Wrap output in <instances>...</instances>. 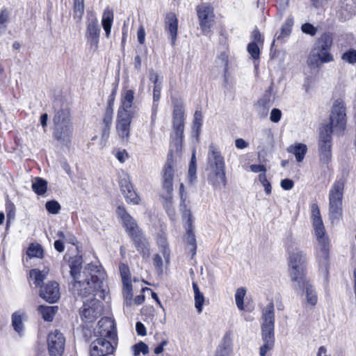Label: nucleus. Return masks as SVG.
Listing matches in <instances>:
<instances>
[{"label":"nucleus","instance_id":"nucleus-1","mask_svg":"<svg viewBox=\"0 0 356 356\" xmlns=\"http://www.w3.org/2000/svg\"><path fill=\"white\" fill-rule=\"evenodd\" d=\"M83 259L80 255L70 258V275L73 280L72 290L74 295L87 297L97 295L103 286L104 274L99 267L88 264L81 271Z\"/></svg>","mask_w":356,"mask_h":356},{"label":"nucleus","instance_id":"nucleus-2","mask_svg":"<svg viewBox=\"0 0 356 356\" xmlns=\"http://www.w3.org/2000/svg\"><path fill=\"white\" fill-rule=\"evenodd\" d=\"M346 125V106L343 101L334 102L330 115L329 123L320 128L318 142L319 160L328 165L332 161V133L338 136L343 134Z\"/></svg>","mask_w":356,"mask_h":356},{"label":"nucleus","instance_id":"nucleus-3","mask_svg":"<svg viewBox=\"0 0 356 356\" xmlns=\"http://www.w3.org/2000/svg\"><path fill=\"white\" fill-rule=\"evenodd\" d=\"M286 252L289 254V271L292 284L298 287L305 283V264L307 257L305 252L300 249V244L293 237L287 238L285 242Z\"/></svg>","mask_w":356,"mask_h":356},{"label":"nucleus","instance_id":"nucleus-4","mask_svg":"<svg viewBox=\"0 0 356 356\" xmlns=\"http://www.w3.org/2000/svg\"><path fill=\"white\" fill-rule=\"evenodd\" d=\"M311 217L315 235L318 241V250L317 259L320 270L327 275L329 268V239L325 234V227L321 216L320 209L317 204L311 205Z\"/></svg>","mask_w":356,"mask_h":356},{"label":"nucleus","instance_id":"nucleus-5","mask_svg":"<svg viewBox=\"0 0 356 356\" xmlns=\"http://www.w3.org/2000/svg\"><path fill=\"white\" fill-rule=\"evenodd\" d=\"M333 44V35L330 32L323 33L315 42L310 51L307 63L311 69H319L324 63L332 62L334 57L330 53Z\"/></svg>","mask_w":356,"mask_h":356},{"label":"nucleus","instance_id":"nucleus-6","mask_svg":"<svg viewBox=\"0 0 356 356\" xmlns=\"http://www.w3.org/2000/svg\"><path fill=\"white\" fill-rule=\"evenodd\" d=\"M98 326L99 330L97 332L101 337L95 339L90 344V355L106 356L112 353L114 350L111 343L105 339V337H107L113 339L115 337V333L113 330L114 323L109 318H102L98 322Z\"/></svg>","mask_w":356,"mask_h":356},{"label":"nucleus","instance_id":"nucleus-7","mask_svg":"<svg viewBox=\"0 0 356 356\" xmlns=\"http://www.w3.org/2000/svg\"><path fill=\"white\" fill-rule=\"evenodd\" d=\"M347 177L348 173L343 172L329 191V216L332 221L338 220L342 216V200Z\"/></svg>","mask_w":356,"mask_h":356},{"label":"nucleus","instance_id":"nucleus-8","mask_svg":"<svg viewBox=\"0 0 356 356\" xmlns=\"http://www.w3.org/2000/svg\"><path fill=\"white\" fill-rule=\"evenodd\" d=\"M54 138L63 143L70 142L73 135V126L70 113L67 109L58 110L53 118Z\"/></svg>","mask_w":356,"mask_h":356},{"label":"nucleus","instance_id":"nucleus-9","mask_svg":"<svg viewBox=\"0 0 356 356\" xmlns=\"http://www.w3.org/2000/svg\"><path fill=\"white\" fill-rule=\"evenodd\" d=\"M174 177V170L172 167V161L168 159L163 170V190L161 195L165 199V208L169 217L174 220L175 218V211L172 206V180Z\"/></svg>","mask_w":356,"mask_h":356},{"label":"nucleus","instance_id":"nucleus-10","mask_svg":"<svg viewBox=\"0 0 356 356\" xmlns=\"http://www.w3.org/2000/svg\"><path fill=\"white\" fill-rule=\"evenodd\" d=\"M275 309L273 302L262 312L261 339L263 342L275 343Z\"/></svg>","mask_w":356,"mask_h":356},{"label":"nucleus","instance_id":"nucleus-11","mask_svg":"<svg viewBox=\"0 0 356 356\" xmlns=\"http://www.w3.org/2000/svg\"><path fill=\"white\" fill-rule=\"evenodd\" d=\"M199 24L204 34L210 32L213 24L214 14L213 7L207 3H202L196 7Z\"/></svg>","mask_w":356,"mask_h":356},{"label":"nucleus","instance_id":"nucleus-12","mask_svg":"<svg viewBox=\"0 0 356 356\" xmlns=\"http://www.w3.org/2000/svg\"><path fill=\"white\" fill-rule=\"evenodd\" d=\"M102 303L95 298H92L89 302H83L80 314L86 323H92L102 314Z\"/></svg>","mask_w":356,"mask_h":356},{"label":"nucleus","instance_id":"nucleus-13","mask_svg":"<svg viewBox=\"0 0 356 356\" xmlns=\"http://www.w3.org/2000/svg\"><path fill=\"white\" fill-rule=\"evenodd\" d=\"M100 32L101 28L97 17L90 13L88 15L86 39L90 48L94 50L98 48Z\"/></svg>","mask_w":356,"mask_h":356},{"label":"nucleus","instance_id":"nucleus-14","mask_svg":"<svg viewBox=\"0 0 356 356\" xmlns=\"http://www.w3.org/2000/svg\"><path fill=\"white\" fill-rule=\"evenodd\" d=\"M173 106L172 126L175 134L180 140H182L184 129V109L181 101L176 100Z\"/></svg>","mask_w":356,"mask_h":356},{"label":"nucleus","instance_id":"nucleus-15","mask_svg":"<svg viewBox=\"0 0 356 356\" xmlns=\"http://www.w3.org/2000/svg\"><path fill=\"white\" fill-rule=\"evenodd\" d=\"M65 338L58 330L49 334L47 346L50 356H61L65 350Z\"/></svg>","mask_w":356,"mask_h":356},{"label":"nucleus","instance_id":"nucleus-16","mask_svg":"<svg viewBox=\"0 0 356 356\" xmlns=\"http://www.w3.org/2000/svg\"><path fill=\"white\" fill-rule=\"evenodd\" d=\"M134 90L124 87L120 94V106L118 113H129L136 115L138 111L137 106L134 104Z\"/></svg>","mask_w":356,"mask_h":356},{"label":"nucleus","instance_id":"nucleus-17","mask_svg":"<svg viewBox=\"0 0 356 356\" xmlns=\"http://www.w3.org/2000/svg\"><path fill=\"white\" fill-rule=\"evenodd\" d=\"M135 115L117 113L116 131L121 140L127 141L130 136L131 123Z\"/></svg>","mask_w":356,"mask_h":356},{"label":"nucleus","instance_id":"nucleus-18","mask_svg":"<svg viewBox=\"0 0 356 356\" xmlns=\"http://www.w3.org/2000/svg\"><path fill=\"white\" fill-rule=\"evenodd\" d=\"M207 168L208 170L226 169L225 159L219 149L213 144L209 147Z\"/></svg>","mask_w":356,"mask_h":356},{"label":"nucleus","instance_id":"nucleus-19","mask_svg":"<svg viewBox=\"0 0 356 356\" xmlns=\"http://www.w3.org/2000/svg\"><path fill=\"white\" fill-rule=\"evenodd\" d=\"M40 296L49 303H54L60 298L59 284L56 282H47L40 290Z\"/></svg>","mask_w":356,"mask_h":356},{"label":"nucleus","instance_id":"nucleus-20","mask_svg":"<svg viewBox=\"0 0 356 356\" xmlns=\"http://www.w3.org/2000/svg\"><path fill=\"white\" fill-rule=\"evenodd\" d=\"M117 214L122 220L124 227L131 237L141 232L134 218L127 212L124 207L119 206L117 209Z\"/></svg>","mask_w":356,"mask_h":356},{"label":"nucleus","instance_id":"nucleus-21","mask_svg":"<svg viewBox=\"0 0 356 356\" xmlns=\"http://www.w3.org/2000/svg\"><path fill=\"white\" fill-rule=\"evenodd\" d=\"M208 181L214 188L221 189L227 185L226 169L209 170Z\"/></svg>","mask_w":356,"mask_h":356},{"label":"nucleus","instance_id":"nucleus-22","mask_svg":"<svg viewBox=\"0 0 356 356\" xmlns=\"http://www.w3.org/2000/svg\"><path fill=\"white\" fill-rule=\"evenodd\" d=\"M165 30L169 33L172 45H175L178 31V19L175 14L169 13L165 18Z\"/></svg>","mask_w":356,"mask_h":356},{"label":"nucleus","instance_id":"nucleus-23","mask_svg":"<svg viewBox=\"0 0 356 356\" xmlns=\"http://www.w3.org/2000/svg\"><path fill=\"white\" fill-rule=\"evenodd\" d=\"M295 291L299 292L305 291L306 293V299L308 304L312 306H314L317 303L318 297L316 292L314 289L313 286L309 282L306 277H305V283L300 286H297L296 284H292Z\"/></svg>","mask_w":356,"mask_h":356},{"label":"nucleus","instance_id":"nucleus-24","mask_svg":"<svg viewBox=\"0 0 356 356\" xmlns=\"http://www.w3.org/2000/svg\"><path fill=\"white\" fill-rule=\"evenodd\" d=\"M131 238L135 247L136 248L137 250L142 254L143 257L144 259L149 258L150 254L149 244L143 233L140 232Z\"/></svg>","mask_w":356,"mask_h":356},{"label":"nucleus","instance_id":"nucleus-25","mask_svg":"<svg viewBox=\"0 0 356 356\" xmlns=\"http://www.w3.org/2000/svg\"><path fill=\"white\" fill-rule=\"evenodd\" d=\"M232 353V338L229 333H226L222 342L218 346L214 356H231Z\"/></svg>","mask_w":356,"mask_h":356},{"label":"nucleus","instance_id":"nucleus-26","mask_svg":"<svg viewBox=\"0 0 356 356\" xmlns=\"http://www.w3.org/2000/svg\"><path fill=\"white\" fill-rule=\"evenodd\" d=\"M119 268L122 277L124 290H125L127 294L129 295L132 289L129 268L128 266L124 264H120Z\"/></svg>","mask_w":356,"mask_h":356},{"label":"nucleus","instance_id":"nucleus-27","mask_svg":"<svg viewBox=\"0 0 356 356\" xmlns=\"http://www.w3.org/2000/svg\"><path fill=\"white\" fill-rule=\"evenodd\" d=\"M287 151L288 152L294 154L298 162H301L304 159V157L307 152V145L304 143H296L294 145H291L287 148Z\"/></svg>","mask_w":356,"mask_h":356},{"label":"nucleus","instance_id":"nucleus-28","mask_svg":"<svg viewBox=\"0 0 356 356\" xmlns=\"http://www.w3.org/2000/svg\"><path fill=\"white\" fill-rule=\"evenodd\" d=\"M193 289L194 291L195 307L197 312L200 314L203 309L204 296L195 282H193Z\"/></svg>","mask_w":356,"mask_h":356},{"label":"nucleus","instance_id":"nucleus-29","mask_svg":"<svg viewBox=\"0 0 356 356\" xmlns=\"http://www.w3.org/2000/svg\"><path fill=\"white\" fill-rule=\"evenodd\" d=\"M42 318L46 321H51L58 311L57 307L40 305L38 309Z\"/></svg>","mask_w":356,"mask_h":356},{"label":"nucleus","instance_id":"nucleus-30","mask_svg":"<svg viewBox=\"0 0 356 356\" xmlns=\"http://www.w3.org/2000/svg\"><path fill=\"white\" fill-rule=\"evenodd\" d=\"M33 191L39 195H44L47 190V182L44 179L37 177L32 184Z\"/></svg>","mask_w":356,"mask_h":356},{"label":"nucleus","instance_id":"nucleus-31","mask_svg":"<svg viewBox=\"0 0 356 356\" xmlns=\"http://www.w3.org/2000/svg\"><path fill=\"white\" fill-rule=\"evenodd\" d=\"M47 272L44 270L41 271L38 269H32L30 270V277L33 280V283L36 287L40 286L46 278Z\"/></svg>","mask_w":356,"mask_h":356},{"label":"nucleus","instance_id":"nucleus-32","mask_svg":"<svg viewBox=\"0 0 356 356\" xmlns=\"http://www.w3.org/2000/svg\"><path fill=\"white\" fill-rule=\"evenodd\" d=\"M12 325L14 330L19 334H21L23 332V322L22 314L19 312H16L12 314Z\"/></svg>","mask_w":356,"mask_h":356},{"label":"nucleus","instance_id":"nucleus-33","mask_svg":"<svg viewBox=\"0 0 356 356\" xmlns=\"http://www.w3.org/2000/svg\"><path fill=\"white\" fill-rule=\"evenodd\" d=\"M26 254L30 257L42 258L43 257V249L38 243H31L26 250Z\"/></svg>","mask_w":356,"mask_h":356},{"label":"nucleus","instance_id":"nucleus-34","mask_svg":"<svg viewBox=\"0 0 356 356\" xmlns=\"http://www.w3.org/2000/svg\"><path fill=\"white\" fill-rule=\"evenodd\" d=\"M84 13V0H74V17L80 22Z\"/></svg>","mask_w":356,"mask_h":356},{"label":"nucleus","instance_id":"nucleus-35","mask_svg":"<svg viewBox=\"0 0 356 356\" xmlns=\"http://www.w3.org/2000/svg\"><path fill=\"white\" fill-rule=\"evenodd\" d=\"M246 290L244 287L238 288L235 293V301L237 307L239 310H244V304H243V298L245 296Z\"/></svg>","mask_w":356,"mask_h":356},{"label":"nucleus","instance_id":"nucleus-36","mask_svg":"<svg viewBox=\"0 0 356 356\" xmlns=\"http://www.w3.org/2000/svg\"><path fill=\"white\" fill-rule=\"evenodd\" d=\"M186 243L191 246V252L192 255L194 256L196 253L197 245L195 234L193 232L191 228L187 230Z\"/></svg>","mask_w":356,"mask_h":356},{"label":"nucleus","instance_id":"nucleus-37","mask_svg":"<svg viewBox=\"0 0 356 356\" xmlns=\"http://www.w3.org/2000/svg\"><path fill=\"white\" fill-rule=\"evenodd\" d=\"M113 12L109 7H106L103 13L102 24V26H112L113 22Z\"/></svg>","mask_w":356,"mask_h":356},{"label":"nucleus","instance_id":"nucleus-38","mask_svg":"<svg viewBox=\"0 0 356 356\" xmlns=\"http://www.w3.org/2000/svg\"><path fill=\"white\" fill-rule=\"evenodd\" d=\"M229 54L227 51L222 52L216 60V63L218 66L222 67L225 73H227L228 70L229 63Z\"/></svg>","mask_w":356,"mask_h":356},{"label":"nucleus","instance_id":"nucleus-39","mask_svg":"<svg viewBox=\"0 0 356 356\" xmlns=\"http://www.w3.org/2000/svg\"><path fill=\"white\" fill-rule=\"evenodd\" d=\"M132 350L134 356H138L140 353L143 355H147L149 353L148 346L143 341L133 346Z\"/></svg>","mask_w":356,"mask_h":356},{"label":"nucleus","instance_id":"nucleus-40","mask_svg":"<svg viewBox=\"0 0 356 356\" xmlns=\"http://www.w3.org/2000/svg\"><path fill=\"white\" fill-rule=\"evenodd\" d=\"M45 207L47 211L52 214H57L60 212L61 207L56 200H50L46 202Z\"/></svg>","mask_w":356,"mask_h":356},{"label":"nucleus","instance_id":"nucleus-41","mask_svg":"<svg viewBox=\"0 0 356 356\" xmlns=\"http://www.w3.org/2000/svg\"><path fill=\"white\" fill-rule=\"evenodd\" d=\"M247 50L254 60L259 58L260 49L256 42H252L249 43L247 47Z\"/></svg>","mask_w":356,"mask_h":356},{"label":"nucleus","instance_id":"nucleus-42","mask_svg":"<svg viewBox=\"0 0 356 356\" xmlns=\"http://www.w3.org/2000/svg\"><path fill=\"white\" fill-rule=\"evenodd\" d=\"M341 58L350 63V64H355L356 63V50L353 49H350L348 51L344 52L342 54Z\"/></svg>","mask_w":356,"mask_h":356},{"label":"nucleus","instance_id":"nucleus-43","mask_svg":"<svg viewBox=\"0 0 356 356\" xmlns=\"http://www.w3.org/2000/svg\"><path fill=\"white\" fill-rule=\"evenodd\" d=\"M57 236L60 238V240H64L65 242L73 245L75 244L76 238L72 233L69 232H64L63 231H58L57 233Z\"/></svg>","mask_w":356,"mask_h":356},{"label":"nucleus","instance_id":"nucleus-44","mask_svg":"<svg viewBox=\"0 0 356 356\" xmlns=\"http://www.w3.org/2000/svg\"><path fill=\"white\" fill-rule=\"evenodd\" d=\"M6 211L7 218L8 220H14L15 216L16 208L15 204L10 201L8 200L6 204Z\"/></svg>","mask_w":356,"mask_h":356},{"label":"nucleus","instance_id":"nucleus-45","mask_svg":"<svg viewBox=\"0 0 356 356\" xmlns=\"http://www.w3.org/2000/svg\"><path fill=\"white\" fill-rule=\"evenodd\" d=\"M113 116V109L109 108L106 109V111L104 115V118L102 120L103 127H111L112 121Z\"/></svg>","mask_w":356,"mask_h":356},{"label":"nucleus","instance_id":"nucleus-46","mask_svg":"<svg viewBox=\"0 0 356 356\" xmlns=\"http://www.w3.org/2000/svg\"><path fill=\"white\" fill-rule=\"evenodd\" d=\"M259 180L262 184L265 192L267 195L270 194L271 193V185L270 182L268 181L266 173H261L259 175Z\"/></svg>","mask_w":356,"mask_h":356},{"label":"nucleus","instance_id":"nucleus-47","mask_svg":"<svg viewBox=\"0 0 356 356\" xmlns=\"http://www.w3.org/2000/svg\"><path fill=\"white\" fill-rule=\"evenodd\" d=\"M124 197L126 198L127 202H132L134 204H138L139 201V197L136 194V193L133 190H129L128 192L123 193Z\"/></svg>","mask_w":356,"mask_h":356},{"label":"nucleus","instance_id":"nucleus-48","mask_svg":"<svg viewBox=\"0 0 356 356\" xmlns=\"http://www.w3.org/2000/svg\"><path fill=\"white\" fill-rule=\"evenodd\" d=\"M301 29L303 33L314 36L317 33V29L312 24L305 23L302 25Z\"/></svg>","mask_w":356,"mask_h":356},{"label":"nucleus","instance_id":"nucleus-49","mask_svg":"<svg viewBox=\"0 0 356 356\" xmlns=\"http://www.w3.org/2000/svg\"><path fill=\"white\" fill-rule=\"evenodd\" d=\"M275 343L264 342V344L259 348V356H266L268 351L273 349Z\"/></svg>","mask_w":356,"mask_h":356},{"label":"nucleus","instance_id":"nucleus-50","mask_svg":"<svg viewBox=\"0 0 356 356\" xmlns=\"http://www.w3.org/2000/svg\"><path fill=\"white\" fill-rule=\"evenodd\" d=\"M111 131V127H103L102 131V136H101V146L102 147H104L107 142V140L109 137Z\"/></svg>","mask_w":356,"mask_h":356},{"label":"nucleus","instance_id":"nucleus-51","mask_svg":"<svg viewBox=\"0 0 356 356\" xmlns=\"http://www.w3.org/2000/svg\"><path fill=\"white\" fill-rule=\"evenodd\" d=\"M120 186L122 192L127 193L129 190H131L133 188L132 185L130 184L129 180L126 178L122 179L120 181Z\"/></svg>","mask_w":356,"mask_h":356},{"label":"nucleus","instance_id":"nucleus-52","mask_svg":"<svg viewBox=\"0 0 356 356\" xmlns=\"http://www.w3.org/2000/svg\"><path fill=\"white\" fill-rule=\"evenodd\" d=\"M282 112L278 108H273L270 112V119L273 122H278L280 120Z\"/></svg>","mask_w":356,"mask_h":356},{"label":"nucleus","instance_id":"nucleus-53","mask_svg":"<svg viewBox=\"0 0 356 356\" xmlns=\"http://www.w3.org/2000/svg\"><path fill=\"white\" fill-rule=\"evenodd\" d=\"M188 179L191 184H193L197 179L196 177V165H189L188 167Z\"/></svg>","mask_w":356,"mask_h":356},{"label":"nucleus","instance_id":"nucleus-54","mask_svg":"<svg viewBox=\"0 0 356 356\" xmlns=\"http://www.w3.org/2000/svg\"><path fill=\"white\" fill-rule=\"evenodd\" d=\"M116 159L122 163H124L129 157V154L125 149L118 151L115 154Z\"/></svg>","mask_w":356,"mask_h":356},{"label":"nucleus","instance_id":"nucleus-55","mask_svg":"<svg viewBox=\"0 0 356 356\" xmlns=\"http://www.w3.org/2000/svg\"><path fill=\"white\" fill-rule=\"evenodd\" d=\"M294 183L291 179H284L281 181V187L286 191L291 190L293 187Z\"/></svg>","mask_w":356,"mask_h":356},{"label":"nucleus","instance_id":"nucleus-56","mask_svg":"<svg viewBox=\"0 0 356 356\" xmlns=\"http://www.w3.org/2000/svg\"><path fill=\"white\" fill-rule=\"evenodd\" d=\"M251 38L254 42L263 43V39L261 38V33L257 29H255L251 33Z\"/></svg>","mask_w":356,"mask_h":356},{"label":"nucleus","instance_id":"nucleus-57","mask_svg":"<svg viewBox=\"0 0 356 356\" xmlns=\"http://www.w3.org/2000/svg\"><path fill=\"white\" fill-rule=\"evenodd\" d=\"M153 263L155 268L159 270H162L163 261L162 258L159 254H155L153 258Z\"/></svg>","mask_w":356,"mask_h":356},{"label":"nucleus","instance_id":"nucleus-58","mask_svg":"<svg viewBox=\"0 0 356 356\" xmlns=\"http://www.w3.org/2000/svg\"><path fill=\"white\" fill-rule=\"evenodd\" d=\"M161 83L155 85L153 89V99L154 102H158L161 97Z\"/></svg>","mask_w":356,"mask_h":356},{"label":"nucleus","instance_id":"nucleus-59","mask_svg":"<svg viewBox=\"0 0 356 356\" xmlns=\"http://www.w3.org/2000/svg\"><path fill=\"white\" fill-rule=\"evenodd\" d=\"M136 330L138 335L145 336L147 334L146 328L141 322H137L136 324Z\"/></svg>","mask_w":356,"mask_h":356},{"label":"nucleus","instance_id":"nucleus-60","mask_svg":"<svg viewBox=\"0 0 356 356\" xmlns=\"http://www.w3.org/2000/svg\"><path fill=\"white\" fill-rule=\"evenodd\" d=\"M138 41L140 44L145 42V31L143 26H140L137 32Z\"/></svg>","mask_w":356,"mask_h":356},{"label":"nucleus","instance_id":"nucleus-61","mask_svg":"<svg viewBox=\"0 0 356 356\" xmlns=\"http://www.w3.org/2000/svg\"><path fill=\"white\" fill-rule=\"evenodd\" d=\"M235 145L238 149H243L248 147L249 143L243 138H238L235 140Z\"/></svg>","mask_w":356,"mask_h":356},{"label":"nucleus","instance_id":"nucleus-62","mask_svg":"<svg viewBox=\"0 0 356 356\" xmlns=\"http://www.w3.org/2000/svg\"><path fill=\"white\" fill-rule=\"evenodd\" d=\"M250 169L254 172H262L265 173L266 171V169L264 165H251Z\"/></svg>","mask_w":356,"mask_h":356},{"label":"nucleus","instance_id":"nucleus-63","mask_svg":"<svg viewBox=\"0 0 356 356\" xmlns=\"http://www.w3.org/2000/svg\"><path fill=\"white\" fill-rule=\"evenodd\" d=\"M9 19V13L6 9L1 10L0 13V24L7 22Z\"/></svg>","mask_w":356,"mask_h":356},{"label":"nucleus","instance_id":"nucleus-64","mask_svg":"<svg viewBox=\"0 0 356 356\" xmlns=\"http://www.w3.org/2000/svg\"><path fill=\"white\" fill-rule=\"evenodd\" d=\"M54 248L59 252H63L65 250V246L62 240H56L54 242Z\"/></svg>","mask_w":356,"mask_h":356}]
</instances>
